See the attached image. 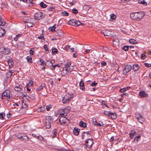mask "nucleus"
Returning a JSON list of instances; mask_svg holds the SVG:
<instances>
[{"label": "nucleus", "instance_id": "obj_9", "mask_svg": "<svg viewBox=\"0 0 151 151\" xmlns=\"http://www.w3.org/2000/svg\"><path fill=\"white\" fill-rule=\"evenodd\" d=\"M86 145L88 148H90L93 143V139H92L89 138L85 142Z\"/></svg>", "mask_w": 151, "mask_h": 151}, {"label": "nucleus", "instance_id": "obj_54", "mask_svg": "<svg viewBox=\"0 0 151 151\" xmlns=\"http://www.w3.org/2000/svg\"><path fill=\"white\" fill-rule=\"evenodd\" d=\"M97 84V83H96L95 81H94L91 84V85L92 86H96Z\"/></svg>", "mask_w": 151, "mask_h": 151}, {"label": "nucleus", "instance_id": "obj_60", "mask_svg": "<svg viewBox=\"0 0 151 151\" xmlns=\"http://www.w3.org/2000/svg\"><path fill=\"white\" fill-rule=\"evenodd\" d=\"M11 116H12L11 114H10V113H9L7 114V118H9L10 117H11Z\"/></svg>", "mask_w": 151, "mask_h": 151}, {"label": "nucleus", "instance_id": "obj_64", "mask_svg": "<svg viewBox=\"0 0 151 151\" xmlns=\"http://www.w3.org/2000/svg\"><path fill=\"white\" fill-rule=\"evenodd\" d=\"M78 56V55H77L76 53V52L73 54V56L74 58H76L77 56Z\"/></svg>", "mask_w": 151, "mask_h": 151}, {"label": "nucleus", "instance_id": "obj_55", "mask_svg": "<svg viewBox=\"0 0 151 151\" xmlns=\"http://www.w3.org/2000/svg\"><path fill=\"white\" fill-rule=\"evenodd\" d=\"M145 56V54H142L141 56V58L143 60H145V58H144V57Z\"/></svg>", "mask_w": 151, "mask_h": 151}, {"label": "nucleus", "instance_id": "obj_34", "mask_svg": "<svg viewBox=\"0 0 151 151\" xmlns=\"http://www.w3.org/2000/svg\"><path fill=\"white\" fill-rule=\"evenodd\" d=\"M22 107L23 108H24L26 110H27L28 109V107L27 106V105L26 104L25 102H23L22 104Z\"/></svg>", "mask_w": 151, "mask_h": 151}, {"label": "nucleus", "instance_id": "obj_19", "mask_svg": "<svg viewBox=\"0 0 151 151\" xmlns=\"http://www.w3.org/2000/svg\"><path fill=\"white\" fill-rule=\"evenodd\" d=\"M111 31L106 30L104 32H101L104 36H109L111 35Z\"/></svg>", "mask_w": 151, "mask_h": 151}, {"label": "nucleus", "instance_id": "obj_27", "mask_svg": "<svg viewBox=\"0 0 151 151\" xmlns=\"http://www.w3.org/2000/svg\"><path fill=\"white\" fill-rule=\"evenodd\" d=\"M32 135L35 138L38 139L40 140H42L43 139V137L40 135H37L35 134H32Z\"/></svg>", "mask_w": 151, "mask_h": 151}, {"label": "nucleus", "instance_id": "obj_23", "mask_svg": "<svg viewBox=\"0 0 151 151\" xmlns=\"http://www.w3.org/2000/svg\"><path fill=\"white\" fill-rule=\"evenodd\" d=\"M79 125L81 127H86L87 126L86 123L83 122L82 121H81L80 122Z\"/></svg>", "mask_w": 151, "mask_h": 151}, {"label": "nucleus", "instance_id": "obj_44", "mask_svg": "<svg viewBox=\"0 0 151 151\" xmlns=\"http://www.w3.org/2000/svg\"><path fill=\"white\" fill-rule=\"evenodd\" d=\"M12 73V72L11 70H9V72L7 73V77L8 78H9L11 77Z\"/></svg>", "mask_w": 151, "mask_h": 151}, {"label": "nucleus", "instance_id": "obj_59", "mask_svg": "<svg viewBox=\"0 0 151 151\" xmlns=\"http://www.w3.org/2000/svg\"><path fill=\"white\" fill-rule=\"evenodd\" d=\"M101 64L102 65L106 66V63L105 62L103 61L101 62Z\"/></svg>", "mask_w": 151, "mask_h": 151}, {"label": "nucleus", "instance_id": "obj_21", "mask_svg": "<svg viewBox=\"0 0 151 151\" xmlns=\"http://www.w3.org/2000/svg\"><path fill=\"white\" fill-rule=\"evenodd\" d=\"M8 63L9 66V68H11V67L14 64V62L12 59H9L8 60Z\"/></svg>", "mask_w": 151, "mask_h": 151}, {"label": "nucleus", "instance_id": "obj_50", "mask_svg": "<svg viewBox=\"0 0 151 151\" xmlns=\"http://www.w3.org/2000/svg\"><path fill=\"white\" fill-rule=\"evenodd\" d=\"M144 65L146 67L148 68H150L151 67V64H150L148 63H144Z\"/></svg>", "mask_w": 151, "mask_h": 151}, {"label": "nucleus", "instance_id": "obj_1", "mask_svg": "<svg viewBox=\"0 0 151 151\" xmlns=\"http://www.w3.org/2000/svg\"><path fill=\"white\" fill-rule=\"evenodd\" d=\"M144 12H140L135 13H132L130 14V17L133 19L140 20L145 16Z\"/></svg>", "mask_w": 151, "mask_h": 151}, {"label": "nucleus", "instance_id": "obj_13", "mask_svg": "<svg viewBox=\"0 0 151 151\" xmlns=\"http://www.w3.org/2000/svg\"><path fill=\"white\" fill-rule=\"evenodd\" d=\"M137 134V133L135 131L132 130L129 133L130 137L131 139H132L134 136H136Z\"/></svg>", "mask_w": 151, "mask_h": 151}, {"label": "nucleus", "instance_id": "obj_48", "mask_svg": "<svg viewBox=\"0 0 151 151\" xmlns=\"http://www.w3.org/2000/svg\"><path fill=\"white\" fill-rule=\"evenodd\" d=\"M52 108L51 105H49L47 106H46V109L47 111H48L50 110V108Z\"/></svg>", "mask_w": 151, "mask_h": 151}, {"label": "nucleus", "instance_id": "obj_63", "mask_svg": "<svg viewBox=\"0 0 151 151\" xmlns=\"http://www.w3.org/2000/svg\"><path fill=\"white\" fill-rule=\"evenodd\" d=\"M114 140V137L112 136L110 139V141L111 142H112Z\"/></svg>", "mask_w": 151, "mask_h": 151}, {"label": "nucleus", "instance_id": "obj_37", "mask_svg": "<svg viewBox=\"0 0 151 151\" xmlns=\"http://www.w3.org/2000/svg\"><path fill=\"white\" fill-rule=\"evenodd\" d=\"M33 81L31 80H30L29 81L28 83L27 84V85H26V86H31L33 85Z\"/></svg>", "mask_w": 151, "mask_h": 151}, {"label": "nucleus", "instance_id": "obj_40", "mask_svg": "<svg viewBox=\"0 0 151 151\" xmlns=\"http://www.w3.org/2000/svg\"><path fill=\"white\" fill-rule=\"evenodd\" d=\"M58 52V50L56 48H53L52 50V54L53 55L54 54Z\"/></svg>", "mask_w": 151, "mask_h": 151}, {"label": "nucleus", "instance_id": "obj_49", "mask_svg": "<svg viewBox=\"0 0 151 151\" xmlns=\"http://www.w3.org/2000/svg\"><path fill=\"white\" fill-rule=\"evenodd\" d=\"M43 47L46 51H48V52H49V51L48 49L47 45H45L43 46Z\"/></svg>", "mask_w": 151, "mask_h": 151}, {"label": "nucleus", "instance_id": "obj_3", "mask_svg": "<svg viewBox=\"0 0 151 151\" xmlns=\"http://www.w3.org/2000/svg\"><path fill=\"white\" fill-rule=\"evenodd\" d=\"M73 97V95L68 94L65 95L62 99V102L64 104H68L70 102L71 99Z\"/></svg>", "mask_w": 151, "mask_h": 151}, {"label": "nucleus", "instance_id": "obj_53", "mask_svg": "<svg viewBox=\"0 0 151 151\" xmlns=\"http://www.w3.org/2000/svg\"><path fill=\"white\" fill-rule=\"evenodd\" d=\"M97 125V126H103L104 124L102 122H99V123H98V124Z\"/></svg>", "mask_w": 151, "mask_h": 151}, {"label": "nucleus", "instance_id": "obj_10", "mask_svg": "<svg viewBox=\"0 0 151 151\" xmlns=\"http://www.w3.org/2000/svg\"><path fill=\"white\" fill-rule=\"evenodd\" d=\"M70 71V69L69 68H66L64 67L61 71V74L63 76H65Z\"/></svg>", "mask_w": 151, "mask_h": 151}, {"label": "nucleus", "instance_id": "obj_32", "mask_svg": "<svg viewBox=\"0 0 151 151\" xmlns=\"http://www.w3.org/2000/svg\"><path fill=\"white\" fill-rule=\"evenodd\" d=\"M4 30L3 29L0 30V37H2L5 34Z\"/></svg>", "mask_w": 151, "mask_h": 151}, {"label": "nucleus", "instance_id": "obj_11", "mask_svg": "<svg viewBox=\"0 0 151 151\" xmlns=\"http://www.w3.org/2000/svg\"><path fill=\"white\" fill-rule=\"evenodd\" d=\"M10 94L11 92L9 91L8 90H6L2 93V97L4 96L9 98L10 97Z\"/></svg>", "mask_w": 151, "mask_h": 151}, {"label": "nucleus", "instance_id": "obj_17", "mask_svg": "<svg viewBox=\"0 0 151 151\" xmlns=\"http://www.w3.org/2000/svg\"><path fill=\"white\" fill-rule=\"evenodd\" d=\"M57 33L58 36L62 37L63 36V32L60 29H58L57 30Z\"/></svg>", "mask_w": 151, "mask_h": 151}, {"label": "nucleus", "instance_id": "obj_62", "mask_svg": "<svg viewBox=\"0 0 151 151\" xmlns=\"http://www.w3.org/2000/svg\"><path fill=\"white\" fill-rule=\"evenodd\" d=\"M30 53L31 55H33L34 54V51L30 50Z\"/></svg>", "mask_w": 151, "mask_h": 151}, {"label": "nucleus", "instance_id": "obj_46", "mask_svg": "<svg viewBox=\"0 0 151 151\" xmlns=\"http://www.w3.org/2000/svg\"><path fill=\"white\" fill-rule=\"evenodd\" d=\"M40 62L41 63L40 65H43L45 64V62L42 59H41L40 60Z\"/></svg>", "mask_w": 151, "mask_h": 151}, {"label": "nucleus", "instance_id": "obj_25", "mask_svg": "<svg viewBox=\"0 0 151 151\" xmlns=\"http://www.w3.org/2000/svg\"><path fill=\"white\" fill-rule=\"evenodd\" d=\"M75 22H74V24H75V25H73L75 26H77L81 24H82V25L84 24H83L81 23L80 22L76 20H75Z\"/></svg>", "mask_w": 151, "mask_h": 151}, {"label": "nucleus", "instance_id": "obj_57", "mask_svg": "<svg viewBox=\"0 0 151 151\" xmlns=\"http://www.w3.org/2000/svg\"><path fill=\"white\" fill-rule=\"evenodd\" d=\"M109 112L110 111H105L104 112V114L105 115H107L109 116Z\"/></svg>", "mask_w": 151, "mask_h": 151}, {"label": "nucleus", "instance_id": "obj_4", "mask_svg": "<svg viewBox=\"0 0 151 151\" xmlns=\"http://www.w3.org/2000/svg\"><path fill=\"white\" fill-rule=\"evenodd\" d=\"M52 121V119L50 116L46 117L45 122V124L46 128L49 129L51 127V122Z\"/></svg>", "mask_w": 151, "mask_h": 151}, {"label": "nucleus", "instance_id": "obj_6", "mask_svg": "<svg viewBox=\"0 0 151 151\" xmlns=\"http://www.w3.org/2000/svg\"><path fill=\"white\" fill-rule=\"evenodd\" d=\"M45 17V15L42 12H38L36 13L34 15V18L35 19L39 20Z\"/></svg>", "mask_w": 151, "mask_h": 151}, {"label": "nucleus", "instance_id": "obj_24", "mask_svg": "<svg viewBox=\"0 0 151 151\" xmlns=\"http://www.w3.org/2000/svg\"><path fill=\"white\" fill-rule=\"evenodd\" d=\"M75 20L74 19H71L69 20L68 22V23L69 24L71 25H75V24H74V22H75Z\"/></svg>", "mask_w": 151, "mask_h": 151}, {"label": "nucleus", "instance_id": "obj_29", "mask_svg": "<svg viewBox=\"0 0 151 151\" xmlns=\"http://www.w3.org/2000/svg\"><path fill=\"white\" fill-rule=\"evenodd\" d=\"M56 27V24H54L53 26L50 27L49 28V29L51 31L53 32L55 30Z\"/></svg>", "mask_w": 151, "mask_h": 151}, {"label": "nucleus", "instance_id": "obj_15", "mask_svg": "<svg viewBox=\"0 0 151 151\" xmlns=\"http://www.w3.org/2000/svg\"><path fill=\"white\" fill-rule=\"evenodd\" d=\"M139 95L141 98H142L147 96L148 94L145 91H143L140 92Z\"/></svg>", "mask_w": 151, "mask_h": 151}, {"label": "nucleus", "instance_id": "obj_26", "mask_svg": "<svg viewBox=\"0 0 151 151\" xmlns=\"http://www.w3.org/2000/svg\"><path fill=\"white\" fill-rule=\"evenodd\" d=\"M130 88V87H127L126 88H123L121 89L120 90V91L121 93H123L124 92L126 91L127 90H129Z\"/></svg>", "mask_w": 151, "mask_h": 151}, {"label": "nucleus", "instance_id": "obj_39", "mask_svg": "<svg viewBox=\"0 0 151 151\" xmlns=\"http://www.w3.org/2000/svg\"><path fill=\"white\" fill-rule=\"evenodd\" d=\"M71 65V63L70 62H67L65 64V66L66 68H69L70 69V66Z\"/></svg>", "mask_w": 151, "mask_h": 151}, {"label": "nucleus", "instance_id": "obj_7", "mask_svg": "<svg viewBox=\"0 0 151 151\" xmlns=\"http://www.w3.org/2000/svg\"><path fill=\"white\" fill-rule=\"evenodd\" d=\"M17 136L18 139L24 141H27L29 139L28 137L26 134H17Z\"/></svg>", "mask_w": 151, "mask_h": 151}, {"label": "nucleus", "instance_id": "obj_22", "mask_svg": "<svg viewBox=\"0 0 151 151\" xmlns=\"http://www.w3.org/2000/svg\"><path fill=\"white\" fill-rule=\"evenodd\" d=\"M109 116L112 118L113 119H115L116 118V116L115 113H111L110 111L109 115Z\"/></svg>", "mask_w": 151, "mask_h": 151}, {"label": "nucleus", "instance_id": "obj_20", "mask_svg": "<svg viewBox=\"0 0 151 151\" xmlns=\"http://www.w3.org/2000/svg\"><path fill=\"white\" fill-rule=\"evenodd\" d=\"M80 88L83 91L84 90V83L82 81H81L80 83Z\"/></svg>", "mask_w": 151, "mask_h": 151}, {"label": "nucleus", "instance_id": "obj_14", "mask_svg": "<svg viewBox=\"0 0 151 151\" xmlns=\"http://www.w3.org/2000/svg\"><path fill=\"white\" fill-rule=\"evenodd\" d=\"M80 129L76 127H74L73 131L74 134L75 135H78L79 133Z\"/></svg>", "mask_w": 151, "mask_h": 151}, {"label": "nucleus", "instance_id": "obj_30", "mask_svg": "<svg viewBox=\"0 0 151 151\" xmlns=\"http://www.w3.org/2000/svg\"><path fill=\"white\" fill-rule=\"evenodd\" d=\"M138 2L139 4H142L144 5L145 4V5H147V3L144 0H139Z\"/></svg>", "mask_w": 151, "mask_h": 151}, {"label": "nucleus", "instance_id": "obj_58", "mask_svg": "<svg viewBox=\"0 0 151 151\" xmlns=\"http://www.w3.org/2000/svg\"><path fill=\"white\" fill-rule=\"evenodd\" d=\"M93 124L95 126H97L98 123L97 122L96 120L93 121Z\"/></svg>", "mask_w": 151, "mask_h": 151}, {"label": "nucleus", "instance_id": "obj_56", "mask_svg": "<svg viewBox=\"0 0 151 151\" xmlns=\"http://www.w3.org/2000/svg\"><path fill=\"white\" fill-rule=\"evenodd\" d=\"M27 26L29 27H32V24L31 23H29L28 24H27Z\"/></svg>", "mask_w": 151, "mask_h": 151}, {"label": "nucleus", "instance_id": "obj_18", "mask_svg": "<svg viewBox=\"0 0 151 151\" xmlns=\"http://www.w3.org/2000/svg\"><path fill=\"white\" fill-rule=\"evenodd\" d=\"M23 86L22 85H19L18 86H16L14 88V90L16 91H20L22 90Z\"/></svg>", "mask_w": 151, "mask_h": 151}, {"label": "nucleus", "instance_id": "obj_47", "mask_svg": "<svg viewBox=\"0 0 151 151\" xmlns=\"http://www.w3.org/2000/svg\"><path fill=\"white\" fill-rule=\"evenodd\" d=\"M62 14L63 15L68 16V13L64 11L62 12Z\"/></svg>", "mask_w": 151, "mask_h": 151}, {"label": "nucleus", "instance_id": "obj_38", "mask_svg": "<svg viewBox=\"0 0 151 151\" xmlns=\"http://www.w3.org/2000/svg\"><path fill=\"white\" fill-rule=\"evenodd\" d=\"M40 6L42 8H45L47 7L46 4H45L43 2H42L40 3Z\"/></svg>", "mask_w": 151, "mask_h": 151}, {"label": "nucleus", "instance_id": "obj_12", "mask_svg": "<svg viewBox=\"0 0 151 151\" xmlns=\"http://www.w3.org/2000/svg\"><path fill=\"white\" fill-rule=\"evenodd\" d=\"M2 50L3 53L5 55L9 54L11 52V50L8 48H3Z\"/></svg>", "mask_w": 151, "mask_h": 151}, {"label": "nucleus", "instance_id": "obj_2", "mask_svg": "<svg viewBox=\"0 0 151 151\" xmlns=\"http://www.w3.org/2000/svg\"><path fill=\"white\" fill-rule=\"evenodd\" d=\"M65 110V109H64V110H63V113H62V115L63 116H61L59 119V122L62 125L65 124L67 122L69 121V120L66 117L64 116H66L67 115L66 114H64Z\"/></svg>", "mask_w": 151, "mask_h": 151}, {"label": "nucleus", "instance_id": "obj_31", "mask_svg": "<svg viewBox=\"0 0 151 151\" xmlns=\"http://www.w3.org/2000/svg\"><path fill=\"white\" fill-rule=\"evenodd\" d=\"M129 42L132 44H136L137 43V42L135 40L133 39H131L129 40Z\"/></svg>", "mask_w": 151, "mask_h": 151}, {"label": "nucleus", "instance_id": "obj_43", "mask_svg": "<svg viewBox=\"0 0 151 151\" xmlns=\"http://www.w3.org/2000/svg\"><path fill=\"white\" fill-rule=\"evenodd\" d=\"M5 24V22L4 20L2 19V20L0 22V25L3 26H4Z\"/></svg>", "mask_w": 151, "mask_h": 151}, {"label": "nucleus", "instance_id": "obj_28", "mask_svg": "<svg viewBox=\"0 0 151 151\" xmlns=\"http://www.w3.org/2000/svg\"><path fill=\"white\" fill-rule=\"evenodd\" d=\"M54 7L53 6L51 7H49L47 8V10L49 12H52L54 10Z\"/></svg>", "mask_w": 151, "mask_h": 151}, {"label": "nucleus", "instance_id": "obj_51", "mask_svg": "<svg viewBox=\"0 0 151 151\" xmlns=\"http://www.w3.org/2000/svg\"><path fill=\"white\" fill-rule=\"evenodd\" d=\"M73 12L74 14H76L78 13L77 10L76 8H73Z\"/></svg>", "mask_w": 151, "mask_h": 151}, {"label": "nucleus", "instance_id": "obj_61", "mask_svg": "<svg viewBox=\"0 0 151 151\" xmlns=\"http://www.w3.org/2000/svg\"><path fill=\"white\" fill-rule=\"evenodd\" d=\"M55 62V60H52L50 61V63L51 64V66H52V65L53 63H54Z\"/></svg>", "mask_w": 151, "mask_h": 151}, {"label": "nucleus", "instance_id": "obj_52", "mask_svg": "<svg viewBox=\"0 0 151 151\" xmlns=\"http://www.w3.org/2000/svg\"><path fill=\"white\" fill-rule=\"evenodd\" d=\"M37 38L39 39H41L43 40H45V38L43 36L41 35L40 36H39L37 37Z\"/></svg>", "mask_w": 151, "mask_h": 151}, {"label": "nucleus", "instance_id": "obj_5", "mask_svg": "<svg viewBox=\"0 0 151 151\" xmlns=\"http://www.w3.org/2000/svg\"><path fill=\"white\" fill-rule=\"evenodd\" d=\"M135 116L138 121L141 124H143L145 120L144 117L139 113L136 112L135 113Z\"/></svg>", "mask_w": 151, "mask_h": 151}, {"label": "nucleus", "instance_id": "obj_45", "mask_svg": "<svg viewBox=\"0 0 151 151\" xmlns=\"http://www.w3.org/2000/svg\"><path fill=\"white\" fill-rule=\"evenodd\" d=\"M111 18L113 19H116V15L114 14H111L110 15Z\"/></svg>", "mask_w": 151, "mask_h": 151}, {"label": "nucleus", "instance_id": "obj_16", "mask_svg": "<svg viewBox=\"0 0 151 151\" xmlns=\"http://www.w3.org/2000/svg\"><path fill=\"white\" fill-rule=\"evenodd\" d=\"M139 68V66L137 64H134L133 65V66L132 68V69L134 71H137L138 70Z\"/></svg>", "mask_w": 151, "mask_h": 151}, {"label": "nucleus", "instance_id": "obj_8", "mask_svg": "<svg viewBox=\"0 0 151 151\" xmlns=\"http://www.w3.org/2000/svg\"><path fill=\"white\" fill-rule=\"evenodd\" d=\"M132 68V67L130 65H126L123 70V74L124 75H127V73L131 70Z\"/></svg>", "mask_w": 151, "mask_h": 151}, {"label": "nucleus", "instance_id": "obj_36", "mask_svg": "<svg viewBox=\"0 0 151 151\" xmlns=\"http://www.w3.org/2000/svg\"><path fill=\"white\" fill-rule=\"evenodd\" d=\"M129 46L127 45H124L122 47V49L123 50L127 51L128 50Z\"/></svg>", "mask_w": 151, "mask_h": 151}, {"label": "nucleus", "instance_id": "obj_33", "mask_svg": "<svg viewBox=\"0 0 151 151\" xmlns=\"http://www.w3.org/2000/svg\"><path fill=\"white\" fill-rule=\"evenodd\" d=\"M52 134L51 136L52 137H55L56 135L57 134V132L55 130H53L52 131Z\"/></svg>", "mask_w": 151, "mask_h": 151}, {"label": "nucleus", "instance_id": "obj_35", "mask_svg": "<svg viewBox=\"0 0 151 151\" xmlns=\"http://www.w3.org/2000/svg\"><path fill=\"white\" fill-rule=\"evenodd\" d=\"M5 114L4 112H2L0 113V119H3L5 116Z\"/></svg>", "mask_w": 151, "mask_h": 151}, {"label": "nucleus", "instance_id": "obj_42", "mask_svg": "<svg viewBox=\"0 0 151 151\" xmlns=\"http://www.w3.org/2000/svg\"><path fill=\"white\" fill-rule=\"evenodd\" d=\"M44 87V85H41L39 87L37 88H36V90L38 91H40Z\"/></svg>", "mask_w": 151, "mask_h": 151}, {"label": "nucleus", "instance_id": "obj_41", "mask_svg": "<svg viewBox=\"0 0 151 151\" xmlns=\"http://www.w3.org/2000/svg\"><path fill=\"white\" fill-rule=\"evenodd\" d=\"M27 60L28 62H29L30 63H32V58L31 57L28 56L27 57Z\"/></svg>", "mask_w": 151, "mask_h": 151}]
</instances>
